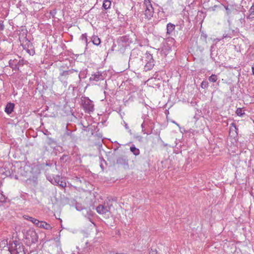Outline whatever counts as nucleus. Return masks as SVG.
Here are the masks:
<instances>
[{
    "label": "nucleus",
    "mask_w": 254,
    "mask_h": 254,
    "mask_svg": "<svg viewBox=\"0 0 254 254\" xmlns=\"http://www.w3.org/2000/svg\"><path fill=\"white\" fill-rule=\"evenodd\" d=\"M58 79L64 86H66L68 81L71 82L74 80H80V75L78 71L73 69L68 70H60Z\"/></svg>",
    "instance_id": "obj_1"
},
{
    "label": "nucleus",
    "mask_w": 254,
    "mask_h": 254,
    "mask_svg": "<svg viewBox=\"0 0 254 254\" xmlns=\"http://www.w3.org/2000/svg\"><path fill=\"white\" fill-rule=\"evenodd\" d=\"M144 14L145 19L149 20L153 16L154 13V8L149 0H144Z\"/></svg>",
    "instance_id": "obj_2"
},
{
    "label": "nucleus",
    "mask_w": 254,
    "mask_h": 254,
    "mask_svg": "<svg viewBox=\"0 0 254 254\" xmlns=\"http://www.w3.org/2000/svg\"><path fill=\"white\" fill-rule=\"evenodd\" d=\"M112 202L113 201L109 199L104 202V205H99L96 208L97 212L99 214H103L110 211L111 207L113 205Z\"/></svg>",
    "instance_id": "obj_3"
},
{
    "label": "nucleus",
    "mask_w": 254,
    "mask_h": 254,
    "mask_svg": "<svg viewBox=\"0 0 254 254\" xmlns=\"http://www.w3.org/2000/svg\"><path fill=\"white\" fill-rule=\"evenodd\" d=\"M25 238L30 243H35L38 241V236L33 229H30L26 233Z\"/></svg>",
    "instance_id": "obj_4"
},
{
    "label": "nucleus",
    "mask_w": 254,
    "mask_h": 254,
    "mask_svg": "<svg viewBox=\"0 0 254 254\" xmlns=\"http://www.w3.org/2000/svg\"><path fill=\"white\" fill-rule=\"evenodd\" d=\"M14 246H12L9 250L11 254H25L23 246L20 244L14 243Z\"/></svg>",
    "instance_id": "obj_5"
},
{
    "label": "nucleus",
    "mask_w": 254,
    "mask_h": 254,
    "mask_svg": "<svg viewBox=\"0 0 254 254\" xmlns=\"http://www.w3.org/2000/svg\"><path fill=\"white\" fill-rule=\"evenodd\" d=\"M83 106L85 112L88 113H90L94 111L93 102L89 99L85 100Z\"/></svg>",
    "instance_id": "obj_6"
},
{
    "label": "nucleus",
    "mask_w": 254,
    "mask_h": 254,
    "mask_svg": "<svg viewBox=\"0 0 254 254\" xmlns=\"http://www.w3.org/2000/svg\"><path fill=\"white\" fill-rule=\"evenodd\" d=\"M104 79V76L101 72L98 71L93 74L91 75L90 77V80L98 81L99 80H103Z\"/></svg>",
    "instance_id": "obj_7"
},
{
    "label": "nucleus",
    "mask_w": 254,
    "mask_h": 254,
    "mask_svg": "<svg viewBox=\"0 0 254 254\" xmlns=\"http://www.w3.org/2000/svg\"><path fill=\"white\" fill-rule=\"evenodd\" d=\"M36 226L46 230H51L52 228V226L49 224L45 221H40L39 220L37 221Z\"/></svg>",
    "instance_id": "obj_8"
},
{
    "label": "nucleus",
    "mask_w": 254,
    "mask_h": 254,
    "mask_svg": "<svg viewBox=\"0 0 254 254\" xmlns=\"http://www.w3.org/2000/svg\"><path fill=\"white\" fill-rule=\"evenodd\" d=\"M14 104L13 103H8L5 108V112L7 114H10L12 113L13 110Z\"/></svg>",
    "instance_id": "obj_9"
},
{
    "label": "nucleus",
    "mask_w": 254,
    "mask_h": 254,
    "mask_svg": "<svg viewBox=\"0 0 254 254\" xmlns=\"http://www.w3.org/2000/svg\"><path fill=\"white\" fill-rule=\"evenodd\" d=\"M154 61H148L145 65V70H149L152 68L154 66Z\"/></svg>",
    "instance_id": "obj_10"
},
{
    "label": "nucleus",
    "mask_w": 254,
    "mask_h": 254,
    "mask_svg": "<svg viewBox=\"0 0 254 254\" xmlns=\"http://www.w3.org/2000/svg\"><path fill=\"white\" fill-rule=\"evenodd\" d=\"M91 41L93 44L98 46L101 43L100 38L96 35H93L91 38Z\"/></svg>",
    "instance_id": "obj_11"
},
{
    "label": "nucleus",
    "mask_w": 254,
    "mask_h": 254,
    "mask_svg": "<svg viewBox=\"0 0 254 254\" xmlns=\"http://www.w3.org/2000/svg\"><path fill=\"white\" fill-rule=\"evenodd\" d=\"M175 26L172 23H169L167 25V33L170 34L175 29Z\"/></svg>",
    "instance_id": "obj_12"
},
{
    "label": "nucleus",
    "mask_w": 254,
    "mask_h": 254,
    "mask_svg": "<svg viewBox=\"0 0 254 254\" xmlns=\"http://www.w3.org/2000/svg\"><path fill=\"white\" fill-rule=\"evenodd\" d=\"M130 150L135 156L139 155L140 153L139 149L136 148L134 145L130 147Z\"/></svg>",
    "instance_id": "obj_13"
},
{
    "label": "nucleus",
    "mask_w": 254,
    "mask_h": 254,
    "mask_svg": "<svg viewBox=\"0 0 254 254\" xmlns=\"http://www.w3.org/2000/svg\"><path fill=\"white\" fill-rule=\"evenodd\" d=\"M23 217L25 219L30 221L36 226L38 220L27 215H25L23 216Z\"/></svg>",
    "instance_id": "obj_14"
},
{
    "label": "nucleus",
    "mask_w": 254,
    "mask_h": 254,
    "mask_svg": "<svg viewBox=\"0 0 254 254\" xmlns=\"http://www.w3.org/2000/svg\"><path fill=\"white\" fill-rule=\"evenodd\" d=\"M111 5V1L109 0H106L103 2V7L105 9H108V8H110Z\"/></svg>",
    "instance_id": "obj_15"
},
{
    "label": "nucleus",
    "mask_w": 254,
    "mask_h": 254,
    "mask_svg": "<svg viewBox=\"0 0 254 254\" xmlns=\"http://www.w3.org/2000/svg\"><path fill=\"white\" fill-rule=\"evenodd\" d=\"M7 240H3L2 241H1L0 242V249L1 248H6V250H9V248L7 246Z\"/></svg>",
    "instance_id": "obj_16"
},
{
    "label": "nucleus",
    "mask_w": 254,
    "mask_h": 254,
    "mask_svg": "<svg viewBox=\"0 0 254 254\" xmlns=\"http://www.w3.org/2000/svg\"><path fill=\"white\" fill-rule=\"evenodd\" d=\"M9 66L13 69H18V68L16 65V61L10 60L9 62Z\"/></svg>",
    "instance_id": "obj_17"
},
{
    "label": "nucleus",
    "mask_w": 254,
    "mask_h": 254,
    "mask_svg": "<svg viewBox=\"0 0 254 254\" xmlns=\"http://www.w3.org/2000/svg\"><path fill=\"white\" fill-rule=\"evenodd\" d=\"M217 79H218L217 76L215 74H212L208 78L209 81L210 82H215L217 81Z\"/></svg>",
    "instance_id": "obj_18"
},
{
    "label": "nucleus",
    "mask_w": 254,
    "mask_h": 254,
    "mask_svg": "<svg viewBox=\"0 0 254 254\" xmlns=\"http://www.w3.org/2000/svg\"><path fill=\"white\" fill-rule=\"evenodd\" d=\"M117 163L118 164H124V165H127V161L123 158H119L117 160Z\"/></svg>",
    "instance_id": "obj_19"
},
{
    "label": "nucleus",
    "mask_w": 254,
    "mask_h": 254,
    "mask_svg": "<svg viewBox=\"0 0 254 254\" xmlns=\"http://www.w3.org/2000/svg\"><path fill=\"white\" fill-rule=\"evenodd\" d=\"M145 55H146V62L154 61V60L153 59L152 55L151 54H150V53H146Z\"/></svg>",
    "instance_id": "obj_20"
},
{
    "label": "nucleus",
    "mask_w": 254,
    "mask_h": 254,
    "mask_svg": "<svg viewBox=\"0 0 254 254\" xmlns=\"http://www.w3.org/2000/svg\"><path fill=\"white\" fill-rule=\"evenodd\" d=\"M80 39L81 40L83 41L86 44V45L87 44L88 39H87V35L86 34H82L80 37Z\"/></svg>",
    "instance_id": "obj_21"
},
{
    "label": "nucleus",
    "mask_w": 254,
    "mask_h": 254,
    "mask_svg": "<svg viewBox=\"0 0 254 254\" xmlns=\"http://www.w3.org/2000/svg\"><path fill=\"white\" fill-rule=\"evenodd\" d=\"M225 8L227 15H229L231 13L232 10L233 8L232 6H231L230 7H229L228 6H225Z\"/></svg>",
    "instance_id": "obj_22"
},
{
    "label": "nucleus",
    "mask_w": 254,
    "mask_h": 254,
    "mask_svg": "<svg viewBox=\"0 0 254 254\" xmlns=\"http://www.w3.org/2000/svg\"><path fill=\"white\" fill-rule=\"evenodd\" d=\"M236 114L239 116H242L245 113L242 111L241 108H238L236 110Z\"/></svg>",
    "instance_id": "obj_23"
},
{
    "label": "nucleus",
    "mask_w": 254,
    "mask_h": 254,
    "mask_svg": "<svg viewBox=\"0 0 254 254\" xmlns=\"http://www.w3.org/2000/svg\"><path fill=\"white\" fill-rule=\"evenodd\" d=\"M237 129V128L236 127V125L234 123H232L231 124V127L230 128V131H235V132H236Z\"/></svg>",
    "instance_id": "obj_24"
},
{
    "label": "nucleus",
    "mask_w": 254,
    "mask_h": 254,
    "mask_svg": "<svg viewBox=\"0 0 254 254\" xmlns=\"http://www.w3.org/2000/svg\"><path fill=\"white\" fill-rule=\"evenodd\" d=\"M208 83L206 81H203L201 83V87L205 89L207 87Z\"/></svg>",
    "instance_id": "obj_25"
},
{
    "label": "nucleus",
    "mask_w": 254,
    "mask_h": 254,
    "mask_svg": "<svg viewBox=\"0 0 254 254\" xmlns=\"http://www.w3.org/2000/svg\"><path fill=\"white\" fill-rule=\"evenodd\" d=\"M250 14L248 16L249 18H254V10H252L251 11V9H250L249 10Z\"/></svg>",
    "instance_id": "obj_26"
},
{
    "label": "nucleus",
    "mask_w": 254,
    "mask_h": 254,
    "mask_svg": "<svg viewBox=\"0 0 254 254\" xmlns=\"http://www.w3.org/2000/svg\"><path fill=\"white\" fill-rule=\"evenodd\" d=\"M149 254H158V253H157V252L156 251V250H151L149 252Z\"/></svg>",
    "instance_id": "obj_27"
},
{
    "label": "nucleus",
    "mask_w": 254,
    "mask_h": 254,
    "mask_svg": "<svg viewBox=\"0 0 254 254\" xmlns=\"http://www.w3.org/2000/svg\"><path fill=\"white\" fill-rule=\"evenodd\" d=\"M4 29V25L3 24L2 22H0V30H3Z\"/></svg>",
    "instance_id": "obj_28"
},
{
    "label": "nucleus",
    "mask_w": 254,
    "mask_h": 254,
    "mask_svg": "<svg viewBox=\"0 0 254 254\" xmlns=\"http://www.w3.org/2000/svg\"><path fill=\"white\" fill-rule=\"evenodd\" d=\"M252 68L253 74L254 75V64L253 65Z\"/></svg>",
    "instance_id": "obj_29"
},
{
    "label": "nucleus",
    "mask_w": 254,
    "mask_h": 254,
    "mask_svg": "<svg viewBox=\"0 0 254 254\" xmlns=\"http://www.w3.org/2000/svg\"><path fill=\"white\" fill-rule=\"evenodd\" d=\"M141 127H142V129L144 128V123L142 124Z\"/></svg>",
    "instance_id": "obj_30"
}]
</instances>
